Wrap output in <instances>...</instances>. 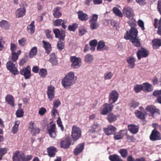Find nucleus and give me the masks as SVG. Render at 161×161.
<instances>
[{
    "mask_svg": "<svg viewBox=\"0 0 161 161\" xmlns=\"http://www.w3.org/2000/svg\"><path fill=\"white\" fill-rule=\"evenodd\" d=\"M138 31L135 27H131L129 31H127L125 34L124 38L126 40H130L133 44L137 47L140 46L141 44L139 39L137 38Z\"/></svg>",
    "mask_w": 161,
    "mask_h": 161,
    "instance_id": "nucleus-1",
    "label": "nucleus"
},
{
    "mask_svg": "<svg viewBox=\"0 0 161 161\" xmlns=\"http://www.w3.org/2000/svg\"><path fill=\"white\" fill-rule=\"evenodd\" d=\"M53 31L55 34V37L58 38L59 41L57 44V47L58 50L61 51L64 47V41L65 36V31H60L57 28H54Z\"/></svg>",
    "mask_w": 161,
    "mask_h": 161,
    "instance_id": "nucleus-2",
    "label": "nucleus"
},
{
    "mask_svg": "<svg viewBox=\"0 0 161 161\" xmlns=\"http://www.w3.org/2000/svg\"><path fill=\"white\" fill-rule=\"evenodd\" d=\"M71 136L75 141L80 138L81 136V130L80 129L76 126H73L72 128Z\"/></svg>",
    "mask_w": 161,
    "mask_h": 161,
    "instance_id": "nucleus-3",
    "label": "nucleus"
},
{
    "mask_svg": "<svg viewBox=\"0 0 161 161\" xmlns=\"http://www.w3.org/2000/svg\"><path fill=\"white\" fill-rule=\"evenodd\" d=\"M47 130L48 133L51 138H54L56 137L57 131L55 124H50V126L47 127Z\"/></svg>",
    "mask_w": 161,
    "mask_h": 161,
    "instance_id": "nucleus-4",
    "label": "nucleus"
},
{
    "mask_svg": "<svg viewBox=\"0 0 161 161\" xmlns=\"http://www.w3.org/2000/svg\"><path fill=\"white\" fill-rule=\"evenodd\" d=\"M103 108L101 110L100 114H101L105 115L108 113L111 112L114 107L113 104L105 103L103 105Z\"/></svg>",
    "mask_w": 161,
    "mask_h": 161,
    "instance_id": "nucleus-5",
    "label": "nucleus"
},
{
    "mask_svg": "<svg viewBox=\"0 0 161 161\" xmlns=\"http://www.w3.org/2000/svg\"><path fill=\"white\" fill-rule=\"evenodd\" d=\"M16 63L12 61H9L6 64V67L7 69L9 70L12 74L17 75L18 74V71L17 69L15 67V65Z\"/></svg>",
    "mask_w": 161,
    "mask_h": 161,
    "instance_id": "nucleus-6",
    "label": "nucleus"
},
{
    "mask_svg": "<svg viewBox=\"0 0 161 161\" xmlns=\"http://www.w3.org/2000/svg\"><path fill=\"white\" fill-rule=\"evenodd\" d=\"M149 138L152 141L161 140L160 133L157 130L154 129L151 132Z\"/></svg>",
    "mask_w": 161,
    "mask_h": 161,
    "instance_id": "nucleus-7",
    "label": "nucleus"
},
{
    "mask_svg": "<svg viewBox=\"0 0 161 161\" xmlns=\"http://www.w3.org/2000/svg\"><path fill=\"white\" fill-rule=\"evenodd\" d=\"M24 153L19 151H17L13 153V161H23Z\"/></svg>",
    "mask_w": 161,
    "mask_h": 161,
    "instance_id": "nucleus-8",
    "label": "nucleus"
},
{
    "mask_svg": "<svg viewBox=\"0 0 161 161\" xmlns=\"http://www.w3.org/2000/svg\"><path fill=\"white\" fill-rule=\"evenodd\" d=\"M119 96V93L116 91H112L109 95V101L110 103L112 104L114 103L118 99Z\"/></svg>",
    "mask_w": 161,
    "mask_h": 161,
    "instance_id": "nucleus-9",
    "label": "nucleus"
},
{
    "mask_svg": "<svg viewBox=\"0 0 161 161\" xmlns=\"http://www.w3.org/2000/svg\"><path fill=\"white\" fill-rule=\"evenodd\" d=\"M20 74L24 75L25 79H29L31 76L30 66H28L26 67H24L20 71Z\"/></svg>",
    "mask_w": 161,
    "mask_h": 161,
    "instance_id": "nucleus-10",
    "label": "nucleus"
},
{
    "mask_svg": "<svg viewBox=\"0 0 161 161\" xmlns=\"http://www.w3.org/2000/svg\"><path fill=\"white\" fill-rule=\"evenodd\" d=\"M72 62L71 66L74 68H77L81 66V59L80 58L71 56L70 58Z\"/></svg>",
    "mask_w": 161,
    "mask_h": 161,
    "instance_id": "nucleus-11",
    "label": "nucleus"
},
{
    "mask_svg": "<svg viewBox=\"0 0 161 161\" xmlns=\"http://www.w3.org/2000/svg\"><path fill=\"white\" fill-rule=\"evenodd\" d=\"M29 130L33 136H35L36 134H38L40 131L39 129L36 127L35 123L32 121L29 123Z\"/></svg>",
    "mask_w": 161,
    "mask_h": 161,
    "instance_id": "nucleus-12",
    "label": "nucleus"
},
{
    "mask_svg": "<svg viewBox=\"0 0 161 161\" xmlns=\"http://www.w3.org/2000/svg\"><path fill=\"white\" fill-rule=\"evenodd\" d=\"M55 87L53 86H48L47 87V95L49 100L51 101L54 97Z\"/></svg>",
    "mask_w": 161,
    "mask_h": 161,
    "instance_id": "nucleus-13",
    "label": "nucleus"
},
{
    "mask_svg": "<svg viewBox=\"0 0 161 161\" xmlns=\"http://www.w3.org/2000/svg\"><path fill=\"white\" fill-rule=\"evenodd\" d=\"M148 51L145 48H142L138 51L137 56L139 59H140L142 57L145 58L147 57L149 54Z\"/></svg>",
    "mask_w": 161,
    "mask_h": 161,
    "instance_id": "nucleus-14",
    "label": "nucleus"
},
{
    "mask_svg": "<svg viewBox=\"0 0 161 161\" xmlns=\"http://www.w3.org/2000/svg\"><path fill=\"white\" fill-rule=\"evenodd\" d=\"M123 13L129 19H132L134 16V13L132 9L130 7H125L123 11Z\"/></svg>",
    "mask_w": 161,
    "mask_h": 161,
    "instance_id": "nucleus-15",
    "label": "nucleus"
},
{
    "mask_svg": "<svg viewBox=\"0 0 161 161\" xmlns=\"http://www.w3.org/2000/svg\"><path fill=\"white\" fill-rule=\"evenodd\" d=\"M84 148V143L79 144L77 145L74 149L73 154L75 156H78L81 153Z\"/></svg>",
    "mask_w": 161,
    "mask_h": 161,
    "instance_id": "nucleus-16",
    "label": "nucleus"
},
{
    "mask_svg": "<svg viewBox=\"0 0 161 161\" xmlns=\"http://www.w3.org/2000/svg\"><path fill=\"white\" fill-rule=\"evenodd\" d=\"M116 128L112 125H108L107 127L104 128L103 130L107 135H110L114 134Z\"/></svg>",
    "mask_w": 161,
    "mask_h": 161,
    "instance_id": "nucleus-17",
    "label": "nucleus"
},
{
    "mask_svg": "<svg viewBox=\"0 0 161 161\" xmlns=\"http://www.w3.org/2000/svg\"><path fill=\"white\" fill-rule=\"evenodd\" d=\"M101 130V125L97 123H94L90 127L89 131L91 133L99 132Z\"/></svg>",
    "mask_w": 161,
    "mask_h": 161,
    "instance_id": "nucleus-18",
    "label": "nucleus"
},
{
    "mask_svg": "<svg viewBox=\"0 0 161 161\" xmlns=\"http://www.w3.org/2000/svg\"><path fill=\"white\" fill-rule=\"evenodd\" d=\"M71 144V142L70 139L69 138L67 137L61 142L60 146L62 148L67 149L69 148Z\"/></svg>",
    "mask_w": 161,
    "mask_h": 161,
    "instance_id": "nucleus-19",
    "label": "nucleus"
},
{
    "mask_svg": "<svg viewBox=\"0 0 161 161\" xmlns=\"http://www.w3.org/2000/svg\"><path fill=\"white\" fill-rule=\"evenodd\" d=\"M128 130L133 134H136L138 131L139 127L134 124H130L128 125Z\"/></svg>",
    "mask_w": 161,
    "mask_h": 161,
    "instance_id": "nucleus-20",
    "label": "nucleus"
},
{
    "mask_svg": "<svg viewBox=\"0 0 161 161\" xmlns=\"http://www.w3.org/2000/svg\"><path fill=\"white\" fill-rule=\"evenodd\" d=\"M47 152L50 157H54L57 152V149L55 147L50 146L47 148Z\"/></svg>",
    "mask_w": 161,
    "mask_h": 161,
    "instance_id": "nucleus-21",
    "label": "nucleus"
},
{
    "mask_svg": "<svg viewBox=\"0 0 161 161\" xmlns=\"http://www.w3.org/2000/svg\"><path fill=\"white\" fill-rule=\"evenodd\" d=\"M146 110L148 112L150 113L152 115L154 113L159 114V110L156 108L153 105H148L147 106Z\"/></svg>",
    "mask_w": 161,
    "mask_h": 161,
    "instance_id": "nucleus-22",
    "label": "nucleus"
},
{
    "mask_svg": "<svg viewBox=\"0 0 161 161\" xmlns=\"http://www.w3.org/2000/svg\"><path fill=\"white\" fill-rule=\"evenodd\" d=\"M5 101L11 107L14 106V97L10 94L7 95L5 97Z\"/></svg>",
    "mask_w": 161,
    "mask_h": 161,
    "instance_id": "nucleus-23",
    "label": "nucleus"
},
{
    "mask_svg": "<svg viewBox=\"0 0 161 161\" xmlns=\"http://www.w3.org/2000/svg\"><path fill=\"white\" fill-rule=\"evenodd\" d=\"M109 48L105 44L104 42L102 41L99 42L97 49V50L103 51L104 50H108Z\"/></svg>",
    "mask_w": 161,
    "mask_h": 161,
    "instance_id": "nucleus-24",
    "label": "nucleus"
},
{
    "mask_svg": "<svg viewBox=\"0 0 161 161\" xmlns=\"http://www.w3.org/2000/svg\"><path fill=\"white\" fill-rule=\"evenodd\" d=\"M76 80L77 77L75 76L74 73L70 72L67 74L62 80Z\"/></svg>",
    "mask_w": 161,
    "mask_h": 161,
    "instance_id": "nucleus-25",
    "label": "nucleus"
},
{
    "mask_svg": "<svg viewBox=\"0 0 161 161\" xmlns=\"http://www.w3.org/2000/svg\"><path fill=\"white\" fill-rule=\"evenodd\" d=\"M25 9L24 8H19L17 9L15 13L16 17L17 18L23 17L25 13Z\"/></svg>",
    "mask_w": 161,
    "mask_h": 161,
    "instance_id": "nucleus-26",
    "label": "nucleus"
},
{
    "mask_svg": "<svg viewBox=\"0 0 161 161\" xmlns=\"http://www.w3.org/2000/svg\"><path fill=\"white\" fill-rule=\"evenodd\" d=\"M79 19L81 21H86L88 19L87 14L84 13L82 11H79L77 13Z\"/></svg>",
    "mask_w": 161,
    "mask_h": 161,
    "instance_id": "nucleus-27",
    "label": "nucleus"
},
{
    "mask_svg": "<svg viewBox=\"0 0 161 161\" xmlns=\"http://www.w3.org/2000/svg\"><path fill=\"white\" fill-rule=\"evenodd\" d=\"M42 43L44 48L46 50V53L47 54H49L51 50V44L48 42L43 40Z\"/></svg>",
    "mask_w": 161,
    "mask_h": 161,
    "instance_id": "nucleus-28",
    "label": "nucleus"
},
{
    "mask_svg": "<svg viewBox=\"0 0 161 161\" xmlns=\"http://www.w3.org/2000/svg\"><path fill=\"white\" fill-rule=\"evenodd\" d=\"M142 85L143 91L148 92L152 91V86L149 83H144L142 84Z\"/></svg>",
    "mask_w": 161,
    "mask_h": 161,
    "instance_id": "nucleus-29",
    "label": "nucleus"
},
{
    "mask_svg": "<svg viewBox=\"0 0 161 161\" xmlns=\"http://www.w3.org/2000/svg\"><path fill=\"white\" fill-rule=\"evenodd\" d=\"M117 116L114 115L113 113H109L107 116V119L109 123L114 122L117 119Z\"/></svg>",
    "mask_w": 161,
    "mask_h": 161,
    "instance_id": "nucleus-30",
    "label": "nucleus"
},
{
    "mask_svg": "<svg viewBox=\"0 0 161 161\" xmlns=\"http://www.w3.org/2000/svg\"><path fill=\"white\" fill-rule=\"evenodd\" d=\"M127 62L128 64V67L131 69H133L135 66V59L132 57H129L127 58Z\"/></svg>",
    "mask_w": 161,
    "mask_h": 161,
    "instance_id": "nucleus-31",
    "label": "nucleus"
},
{
    "mask_svg": "<svg viewBox=\"0 0 161 161\" xmlns=\"http://www.w3.org/2000/svg\"><path fill=\"white\" fill-rule=\"evenodd\" d=\"M153 47L158 48L161 46V40L158 39H154L152 41Z\"/></svg>",
    "mask_w": 161,
    "mask_h": 161,
    "instance_id": "nucleus-32",
    "label": "nucleus"
},
{
    "mask_svg": "<svg viewBox=\"0 0 161 161\" xmlns=\"http://www.w3.org/2000/svg\"><path fill=\"white\" fill-rule=\"evenodd\" d=\"M136 116L139 119H144L145 118L146 113H142L138 110H136L135 112Z\"/></svg>",
    "mask_w": 161,
    "mask_h": 161,
    "instance_id": "nucleus-33",
    "label": "nucleus"
},
{
    "mask_svg": "<svg viewBox=\"0 0 161 161\" xmlns=\"http://www.w3.org/2000/svg\"><path fill=\"white\" fill-rule=\"evenodd\" d=\"M60 9L59 7H57L53 10V15L55 18H58L61 16V13L60 11Z\"/></svg>",
    "mask_w": 161,
    "mask_h": 161,
    "instance_id": "nucleus-34",
    "label": "nucleus"
},
{
    "mask_svg": "<svg viewBox=\"0 0 161 161\" xmlns=\"http://www.w3.org/2000/svg\"><path fill=\"white\" fill-rule=\"evenodd\" d=\"M109 159L111 161H123L120 157L117 154L109 156Z\"/></svg>",
    "mask_w": 161,
    "mask_h": 161,
    "instance_id": "nucleus-35",
    "label": "nucleus"
},
{
    "mask_svg": "<svg viewBox=\"0 0 161 161\" xmlns=\"http://www.w3.org/2000/svg\"><path fill=\"white\" fill-rule=\"evenodd\" d=\"M75 83L74 81H62V84L65 88H69V87Z\"/></svg>",
    "mask_w": 161,
    "mask_h": 161,
    "instance_id": "nucleus-36",
    "label": "nucleus"
},
{
    "mask_svg": "<svg viewBox=\"0 0 161 161\" xmlns=\"http://www.w3.org/2000/svg\"><path fill=\"white\" fill-rule=\"evenodd\" d=\"M37 48L36 47H32L29 53V57L30 58H31L34 56L36 55L37 53Z\"/></svg>",
    "mask_w": 161,
    "mask_h": 161,
    "instance_id": "nucleus-37",
    "label": "nucleus"
},
{
    "mask_svg": "<svg viewBox=\"0 0 161 161\" xmlns=\"http://www.w3.org/2000/svg\"><path fill=\"white\" fill-rule=\"evenodd\" d=\"M49 61L52 63L53 65H56L57 64V62L56 59V56L54 53H51L50 55Z\"/></svg>",
    "mask_w": 161,
    "mask_h": 161,
    "instance_id": "nucleus-38",
    "label": "nucleus"
},
{
    "mask_svg": "<svg viewBox=\"0 0 161 161\" xmlns=\"http://www.w3.org/2000/svg\"><path fill=\"white\" fill-rule=\"evenodd\" d=\"M93 59L94 57L92 55L87 54L85 56L84 61L86 63H90L93 60Z\"/></svg>",
    "mask_w": 161,
    "mask_h": 161,
    "instance_id": "nucleus-39",
    "label": "nucleus"
},
{
    "mask_svg": "<svg viewBox=\"0 0 161 161\" xmlns=\"http://www.w3.org/2000/svg\"><path fill=\"white\" fill-rule=\"evenodd\" d=\"M34 24V22L33 21L31 22V24L29 25L27 27L28 32L31 33V34L33 33L35 31V26Z\"/></svg>",
    "mask_w": 161,
    "mask_h": 161,
    "instance_id": "nucleus-40",
    "label": "nucleus"
},
{
    "mask_svg": "<svg viewBox=\"0 0 161 161\" xmlns=\"http://www.w3.org/2000/svg\"><path fill=\"white\" fill-rule=\"evenodd\" d=\"M0 26L5 30H7L9 28V25L7 21L3 20L0 22Z\"/></svg>",
    "mask_w": 161,
    "mask_h": 161,
    "instance_id": "nucleus-41",
    "label": "nucleus"
},
{
    "mask_svg": "<svg viewBox=\"0 0 161 161\" xmlns=\"http://www.w3.org/2000/svg\"><path fill=\"white\" fill-rule=\"evenodd\" d=\"M19 121H16L15 122L14 125L12 128V132L13 134H16L17 133L19 127Z\"/></svg>",
    "mask_w": 161,
    "mask_h": 161,
    "instance_id": "nucleus-42",
    "label": "nucleus"
},
{
    "mask_svg": "<svg viewBox=\"0 0 161 161\" xmlns=\"http://www.w3.org/2000/svg\"><path fill=\"white\" fill-rule=\"evenodd\" d=\"M97 44V41L96 40H93L90 42L89 45L91 47L90 49L92 51H93L95 50V47Z\"/></svg>",
    "mask_w": 161,
    "mask_h": 161,
    "instance_id": "nucleus-43",
    "label": "nucleus"
},
{
    "mask_svg": "<svg viewBox=\"0 0 161 161\" xmlns=\"http://www.w3.org/2000/svg\"><path fill=\"white\" fill-rule=\"evenodd\" d=\"M113 11L114 13L116 15L119 17H122L123 16L121 11L117 8L114 7L113 9Z\"/></svg>",
    "mask_w": 161,
    "mask_h": 161,
    "instance_id": "nucleus-44",
    "label": "nucleus"
},
{
    "mask_svg": "<svg viewBox=\"0 0 161 161\" xmlns=\"http://www.w3.org/2000/svg\"><path fill=\"white\" fill-rule=\"evenodd\" d=\"M90 28L92 30L97 29L99 27V24L97 22H89Z\"/></svg>",
    "mask_w": 161,
    "mask_h": 161,
    "instance_id": "nucleus-45",
    "label": "nucleus"
},
{
    "mask_svg": "<svg viewBox=\"0 0 161 161\" xmlns=\"http://www.w3.org/2000/svg\"><path fill=\"white\" fill-rule=\"evenodd\" d=\"M24 112L21 108H19L16 111V117L18 118L21 117L24 115Z\"/></svg>",
    "mask_w": 161,
    "mask_h": 161,
    "instance_id": "nucleus-46",
    "label": "nucleus"
},
{
    "mask_svg": "<svg viewBox=\"0 0 161 161\" xmlns=\"http://www.w3.org/2000/svg\"><path fill=\"white\" fill-rule=\"evenodd\" d=\"M98 18V15L96 14H92L90 19L89 20V22H97Z\"/></svg>",
    "mask_w": 161,
    "mask_h": 161,
    "instance_id": "nucleus-47",
    "label": "nucleus"
},
{
    "mask_svg": "<svg viewBox=\"0 0 161 161\" xmlns=\"http://www.w3.org/2000/svg\"><path fill=\"white\" fill-rule=\"evenodd\" d=\"M78 26L77 24L74 23L72 25H69L68 27V30L70 31H74Z\"/></svg>",
    "mask_w": 161,
    "mask_h": 161,
    "instance_id": "nucleus-48",
    "label": "nucleus"
},
{
    "mask_svg": "<svg viewBox=\"0 0 161 161\" xmlns=\"http://www.w3.org/2000/svg\"><path fill=\"white\" fill-rule=\"evenodd\" d=\"M119 153L122 157L123 158H125L128 155V152L126 149H121L120 150Z\"/></svg>",
    "mask_w": 161,
    "mask_h": 161,
    "instance_id": "nucleus-49",
    "label": "nucleus"
},
{
    "mask_svg": "<svg viewBox=\"0 0 161 161\" xmlns=\"http://www.w3.org/2000/svg\"><path fill=\"white\" fill-rule=\"evenodd\" d=\"M18 55H17L16 53L15 52L12 53L11 58H9V59H10V61L16 63V61L18 59Z\"/></svg>",
    "mask_w": 161,
    "mask_h": 161,
    "instance_id": "nucleus-50",
    "label": "nucleus"
},
{
    "mask_svg": "<svg viewBox=\"0 0 161 161\" xmlns=\"http://www.w3.org/2000/svg\"><path fill=\"white\" fill-rule=\"evenodd\" d=\"M47 74V71L46 69L42 68L40 70L39 75L41 77H45Z\"/></svg>",
    "mask_w": 161,
    "mask_h": 161,
    "instance_id": "nucleus-51",
    "label": "nucleus"
},
{
    "mask_svg": "<svg viewBox=\"0 0 161 161\" xmlns=\"http://www.w3.org/2000/svg\"><path fill=\"white\" fill-rule=\"evenodd\" d=\"M7 149L6 148H0V160L2 159L3 156L7 153Z\"/></svg>",
    "mask_w": 161,
    "mask_h": 161,
    "instance_id": "nucleus-52",
    "label": "nucleus"
},
{
    "mask_svg": "<svg viewBox=\"0 0 161 161\" xmlns=\"http://www.w3.org/2000/svg\"><path fill=\"white\" fill-rule=\"evenodd\" d=\"M134 90L136 93L139 92L142 90V85H140L137 84L136 85L134 86Z\"/></svg>",
    "mask_w": 161,
    "mask_h": 161,
    "instance_id": "nucleus-53",
    "label": "nucleus"
},
{
    "mask_svg": "<svg viewBox=\"0 0 161 161\" xmlns=\"http://www.w3.org/2000/svg\"><path fill=\"white\" fill-rule=\"evenodd\" d=\"M126 136V138L129 142H134L136 140V138L133 136H130L127 134H125Z\"/></svg>",
    "mask_w": 161,
    "mask_h": 161,
    "instance_id": "nucleus-54",
    "label": "nucleus"
},
{
    "mask_svg": "<svg viewBox=\"0 0 161 161\" xmlns=\"http://www.w3.org/2000/svg\"><path fill=\"white\" fill-rule=\"evenodd\" d=\"M64 20L58 19L55 20L53 21V24L55 26H59L61 24Z\"/></svg>",
    "mask_w": 161,
    "mask_h": 161,
    "instance_id": "nucleus-55",
    "label": "nucleus"
},
{
    "mask_svg": "<svg viewBox=\"0 0 161 161\" xmlns=\"http://www.w3.org/2000/svg\"><path fill=\"white\" fill-rule=\"evenodd\" d=\"M113 75V74L111 72L106 73L104 75V79L105 80L110 79Z\"/></svg>",
    "mask_w": 161,
    "mask_h": 161,
    "instance_id": "nucleus-56",
    "label": "nucleus"
},
{
    "mask_svg": "<svg viewBox=\"0 0 161 161\" xmlns=\"http://www.w3.org/2000/svg\"><path fill=\"white\" fill-rule=\"evenodd\" d=\"M46 112V109L44 107H42L39 109L38 113L40 115L43 116Z\"/></svg>",
    "mask_w": 161,
    "mask_h": 161,
    "instance_id": "nucleus-57",
    "label": "nucleus"
},
{
    "mask_svg": "<svg viewBox=\"0 0 161 161\" xmlns=\"http://www.w3.org/2000/svg\"><path fill=\"white\" fill-rule=\"evenodd\" d=\"M139 103L135 101H132L130 104V106L131 108H136L139 105Z\"/></svg>",
    "mask_w": 161,
    "mask_h": 161,
    "instance_id": "nucleus-58",
    "label": "nucleus"
},
{
    "mask_svg": "<svg viewBox=\"0 0 161 161\" xmlns=\"http://www.w3.org/2000/svg\"><path fill=\"white\" fill-rule=\"evenodd\" d=\"M51 31L47 29L45 31L46 35L47 38L52 39V37L51 34Z\"/></svg>",
    "mask_w": 161,
    "mask_h": 161,
    "instance_id": "nucleus-59",
    "label": "nucleus"
},
{
    "mask_svg": "<svg viewBox=\"0 0 161 161\" xmlns=\"http://www.w3.org/2000/svg\"><path fill=\"white\" fill-rule=\"evenodd\" d=\"M52 116L53 118H55L56 114H58V110L54 107H53V109L51 111Z\"/></svg>",
    "mask_w": 161,
    "mask_h": 161,
    "instance_id": "nucleus-60",
    "label": "nucleus"
},
{
    "mask_svg": "<svg viewBox=\"0 0 161 161\" xmlns=\"http://www.w3.org/2000/svg\"><path fill=\"white\" fill-rule=\"evenodd\" d=\"M138 24L139 26L142 28V30H144L145 29L144 23L142 20H139L138 22Z\"/></svg>",
    "mask_w": 161,
    "mask_h": 161,
    "instance_id": "nucleus-61",
    "label": "nucleus"
},
{
    "mask_svg": "<svg viewBox=\"0 0 161 161\" xmlns=\"http://www.w3.org/2000/svg\"><path fill=\"white\" fill-rule=\"evenodd\" d=\"M61 103L60 100L58 99L53 102V107L57 108L60 105Z\"/></svg>",
    "mask_w": 161,
    "mask_h": 161,
    "instance_id": "nucleus-62",
    "label": "nucleus"
},
{
    "mask_svg": "<svg viewBox=\"0 0 161 161\" xmlns=\"http://www.w3.org/2000/svg\"><path fill=\"white\" fill-rule=\"evenodd\" d=\"M157 9L160 14L161 15V0H159L158 2Z\"/></svg>",
    "mask_w": 161,
    "mask_h": 161,
    "instance_id": "nucleus-63",
    "label": "nucleus"
},
{
    "mask_svg": "<svg viewBox=\"0 0 161 161\" xmlns=\"http://www.w3.org/2000/svg\"><path fill=\"white\" fill-rule=\"evenodd\" d=\"M33 157L32 155H28L25 157L24 154V161H29Z\"/></svg>",
    "mask_w": 161,
    "mask_h": 161,
    "instance_id": "nucleus-64",
    "label": "nucleus"
}]
</instances>
